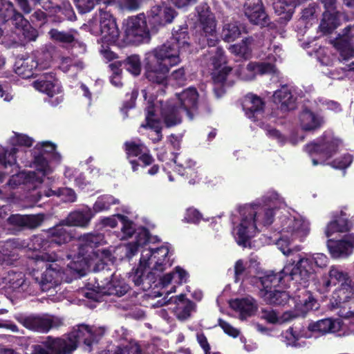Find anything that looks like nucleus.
I'll use <instances>...</instances> for the list:
<instances>
[{"label": "nucleus", "instance_id": "nucleus-1", "mask_svg": "<svg viewBox=\"0 0 354 354\" xmlns=\"http://www.w3.org/2000/svg\"><path fill=\"white\" fill-rule=\"evenodd\" d=\"M188 39L186 28L174 30L168 41L146 54L145 75L149 81L165 84L170 67L180 62L182 51L188 48Z\"/></svg>", "mask_w": 354, "mask_h": 354}, {"label": "nucleus", "instance_id": "nucleus-2", "mask_svg": "<svg viewBox=\"0 0 354 354\" xmlns=\"http://www.w3.org/2000/svg\"><path fill=\"white\" fill-rule=\"evenodd\" d=\"M263 203L246 205L240 208L241 222L234 229L237 243L243 247L249 245V241L261 227L270 225L274 215V208L270 203L279 201L278 194L268 192L263 197Z\"/></svg>", "mask_w": 354, "mask_h": 354}, {"label": "nucleus", "instance_id": "nucleus-3", "mask_svg": "<svg viewBox=\"0 0 354 354\" xmlns=\"http://www.w3.org/2000/svg\"><path fill=\"white\" fill-rule=\"evenodd\" d=\"M103 327H91L86 324H79L73 328L66 336L60 338L48 337L43 345H35L33 354H71L80 342L90 348L104 335Z\"/></svg>", "mask_w": 354, "mask_h": 354}, {"label": "nucleus", "instance_id": "nucleus-4", "mask_svg": "<svg viewBox=\"0 0 354 354\" xmlns=\"http://www.w3.org/2000/svg\"><path fill=\"white\" fill-rule=\"evenodd\" d=\"M169 248L161 246L156 249H145L142 251L138 268L129 274V280L142 290L151 288L157 272H162L171 266L167 256Z\"/></svg>", "mask_w": 354, "mask_h": 354}, {"label": "nucleus", "instance_id": "nucleus-5", "mask_svg": "<svg viewBox=\"0 0 354 354\" xmlns=\"http://www.w3.org/2000/svg\"><path fill=\"white\" fill-rule=\"evenodd\" d=\"M275 226L280 234L276 239V245L286 256L290 255L293 251H300L301 246L290 248V244L296 241H304L310 231V223L301 216L283 215L279 218V224L277 223Z\"/></svg>", "mask_w": 354, "mask_h": 354}, {"label": "nucleus", "instance_id": "nucleus-6", "mask_svg": "<svg viewBox=\"0 0 354 354\" xmlns=\"http://www.w3.org/2000/svg\"><path fill=\"white\" fill-rule=\"evenodd\" d=\"M328 262V257L322 253L299 254L297 263H287L282 272L289 276L292 281L306 286L315 272V266L324 268L327 266Z\"/></svg>", "mask_w": 354, "mask_h": 354}, {"label": "nucleus", "instance_id": "nucleus-7", "mask_svg": "<svg viewBox=\"0 0 354 354\" xmlns=\"http://www.w3.org/2000/svg\"><path fill=\"white\" fill-rule=\"evenodd\" d=\"M198 14L199 20L207 37L208 46L214 48L209 51L210 54L209 59L214 68L217 70L226 63V59L221 48H214L218 42L216 35L215 17L208 8H205V10H203L201 12L198 11Z\"/></svg>", "mask_w": 354, "mask_h": 354}, {"label": "nucleus", "instance_id": "nucleus-8", "mask_svg": "<svg viewBox=\"0 0 354 354\" xmlns=\"http://www.w3.org/2000/svg\"><path fill=\"white\" fill-rule=\"evenodd\" d=\"M108 275L111 277V281H107V279H103V274L99 273L95 278L93 288L85 292V296L88 299L98 301L102 295L121 297L128 291L129 285L120 278V275L116 273H109Z\"/></svg>", "mask_w": 354, "mask_h": 354}, {"label": "nucleus", "instance_id": "nucleus-9", "mask_svg": "<svg viewBox=\"0 0 354 354\" xmlns=\"http://www.w3.org/2000/svg\"><path fill=\"white\" fill-rule=\"evenodd\" d=\"M286 277L288 279L292 280L289 276L285 275L281 270L277 274L270 272L259 279L262 286L259 291V295L266 303L284 305L288 301L289 295L288 292L275 289L281 282L282 279Z\"/></svg>", "mask_w": 354, "mask_h": 354}, {"label": "nucleus", "instance_id": "nucleus-10", "mask_svg": "<svg viewBox=\"0 0 354 354\" xmlns=\"http://www.w3.org/2000/svg\"><path fill=\"white\" fill-rule=\"evenodd\" d=\"M85 254L80 252L77 260L71 262L68 267L77 272L92 268L95 272H103L109 263H113V257L109 249H97L91 257H84Z\"/></svg>", "mask_w": 354, "mask_h": 354}, {"label": "nucleus", "instance_id": "nucleus-11", "mask_svg": "<svg viewBox=\"0 0 354 354\" xmlns=\"http://www.w3.org/2000/svg\"><path fill=\"white\" fill-rule=\"evenodd\" d=\"M89 31L95 35H100L102 41L107 44L117 41L120 32L112 15L100 10V18H93L88 21Z\"/></svg>", "mask_w": 354, "mask_h": 354}, {"label": "nucleus", "instance_id": "nucleus-12", "mask_svg": "<svg viewBox=\"0 0 354 354\" xmlns=\"http://www.w3.org/2000/svg\"><path fill=\"white\" fill-rule=\"evenodd\" d=\"M334 308L339 309V317L348 319L354 316V288L351 283H342L333 292L330 299Z\"/></svg>", "mask_w": 354, "mask_h": 354}, {"label": "nucleus", "instance_id": "nucleus-13", "mask_svg": "<svg viewBox=\"0 0 354 354\" xmlns=\"http://www.w3.org/2000/svg\"><path fill=\"white\" fill-rule=\"evenodd\" d=\"M28 21L23 15L17 12L12 3L8 0H0V36L6 35L7 31L18 32L22 27H26Z\"/></svg>", "mask_w": 354, "mask_h": 354}, {"label": "nucleus", "instance_id": "nucleus-14", "mask_svg": "<svg viewBox=\"0 0 354 354\" xmlns=\"http://www.w3.org/2000/svg\"><path fill=\"white\" fill-rule=\"evenodd\" d=\"M55 145L50 142L38 143L33 149V165L36 171L44 177L53 171L48 164V159L54 158L59 161L60 156L55 152Z\"/></svg>", "mask_w": 354, "mask_h": 354}, {"label": "nucleus", "instance_id": "nucleus-15", "mask_svg": "<svg viewBox=\"0 0 354 354\" xmlns=\"http://www.w3.org/2000/svg\"><path fill=\"white\" fill-rule=\"evenodd\" d=\"M124 33L127 39L131 43L148 42L150 39L149 32L144 14L130 17L124 24Z\"/></svg>", "mask_w": 354, "mask_h": 354}, {"label": "nucleus", "instance_id": "nucleus-16", "mask_svg": "<svg viewBox=\"0 0 354 354\" xmlns=\"http://www.w3.org/2000/svg\"><path fill=\"white\" fill-rule=\"evenodd\" d=\"M17 319L26 328L39 333H48L53 328L62 325V320L49 315H20Z\"/></svg>", "mask_w": 354, "mask_h": 354}, {"label": "nucleus", "instance_id": "nucleus-17", "mask_svg": "<svg viewBox=\"0 0 354 354\" xmlns=\"http://www.w3.org/2000/svg\"><path fill=\"white\" fill-rule=\"evenodd\" d=\"M28 250L36 252L34 256L30 257L35 261H57V256L55 253H49L53 249L48 235L42 234L32 236L26 246Z\"/></svg>", "mask_w": 354, "mask_h": 354}, {"label": "nucleus", "instance_id": "nucleus-18", "mask_svg": "<svg viewBox=\"0 0 354 354\" xmlns=\"http://www.w3.org/2000/svg\"><path fill=\"white\" fill-rule=\"evenodd\" d=\"M33 86L35 89L40 92L45 93L48 97V102L53 106H56L62 101V97L57 96L54 100L53 97L61 93L60 83L53 73H45L39 80L34 82Z\"/></svg>", "mask_w": 354, "mask_h": 354}, {"label": "nucleus", "instance_id": "nucleus-19", "mask_svg": "<svg viewBox=\"0 0 354 354\" xmlns=\"http://www.w3.org/2000/svg\"><path fill=\"white\" fill-rule=\"evenodd\" d=\"M50 262L51 263L46 266L39 281L36 283L42 291H48L56 288L65 279V272L60 265L57 261Z\"/></svg>", "mask_w": 354, "mask_h": 354}, {"label": "nucleus", "instance_id": "nucleus-20", "mask_svg": "<svg viewBox=\"0 0 354 354\" xmlns=\"http://www.w3.org/2000/svg\"><path fill=\"white\" fill-rule=\"evenodd\" d=\"M37 31L28 24L26 27H22L18 32H6L0 36V43L8 48L24 45L25 43L35 41L37 37Z\"/></svg>", "mask_w": 354, "mask_h": 354}, {"label": "nucleus", "instance_id": "nucleus-21", "mask_svg": "<svg viewBox=\"0 0 354 354\" xmlns=\"http://www.w3.org/2000/svg\"><path fill=\"white\" fill-rule=\"evenodd\" d=\"M351 283V279L347 272L340 266H332L330 267L327 274L322 276L317 283V289L322 293L329 291L332 286L337 283Z\"/></svg>", "mask_w": 354, "mask_h": 354}, {"label": "nucleus", "instance_id": "nucleus-22", "mask_svg": "<svg viewBox=\"0 0 354 354\" xmlns=\"http://www.w3.org/2000/svg\"><path fill=\"white\" fill-rule=\"evenodd\" d=\"M168 304H174L172 310L179 320H185L191 315L192 311L194 310V304L190 300L185 298L184 295H180L178 297H171L169 299L164 297L161 300L153 304V307H160Z\"/></svg>", "mask_w": 354, "mask_h": 354}, {"label": "nucleus", "instance_id": "nucleus-23", "mask_svg": "<svg viewBox=\"0 0 354 354\" xmlns=\"http://www.w3.org/2000/svg\"><path fill=\"white\" fill-rule=\"evenodd\" d=\"M327 247L333 258H347L354 250V235L347 234L339 240L329 239L327 242Z\"/></svg>", "mask_w": 354, "mask_h": 354}, {"label": "nucleus", "instance_id": "nucleus-24", "mask_svg": "<svg viewBox=\"0 0 354 354\" xmlns=\"http://www.w3.org/2000/svg\"><path fill=\"white\" fill-rule=\"evenodd\" d=\"M198 93L195 88L189 87L177 95L174 100L178 106L186 113L189 120L194 118L198 109Z\"/></svg>", "mask_w": 354, "mask_h": 354}, {"label": "nucleus", "instance_id": "nucleus-25", "mask_svg": "<svg viewBox=\"0 0 354 354\" xmlns=\"http://www.w3.org/2000/svg\"><path fill=\"white\" fill-rule=\"evenodd\" d=\"M276 72L277 69L273 64L265 62H250L246 66H239L236 71L237 75L245 81L254 80L257 74L264 75Z\"/></svg>", "mask_w": 354, "mask_h": 354}, {"label": "nucleus", "instance_id": "nucleus-26", "mask_svg": "<svg viewBox=\"0 0 354 354\" xmlns=\"http://www.w3.org/2000/svg\"><path fill=\"white\" fill-rule=\"evenodd\" d=\"M335 2L336 0H322L326 10L319 28L324 35L331 33L339 26V13L335 11Z\"/></svg>", "mask_w": 354, "mask_h": 354}, {"label": "nucleus", "instance_id": "nucleus-27", "mask_svg": "<svg viewBox=\"0 0 354 354\" xmlns=\"http://www.w3.org/2000/svg\"><path fill=\"white\" fill-rule=\"evenodd\" d=\"M341 141L333 137L326 138L323 142L317 144L312 142L305 147V151L310 155L317 154L322 158L326 160L331 157L337 151Z\"/></svg>", "mask_w": 354, "mask_h": 354}, {"label": "nucleus", "instance_id": "nucleus-28", "mask_svg": "<svg viewBox=\"0 0 354 354\" xmlns=\"http://www.w3.org/2000/svg\"><path fill=\"white\" fill-rule=\"evenodd\" d=\"M49 64H39L35 55H32L24 59L17 60L15 64V71L20 77L24 79L30 78L35 75V71L48 67Z\"/></svg>", "mask_w": 354, "mask_h": 354}, {"label": "nucleus", "instance_id": "nucleus-29", "mask_svg": "<svg viewBox=\"0 0 354 354\" xmlns=\"http://www.w3.org/2000/svg\"><path fill=\"white\" fill-rule=\"evenodd\" d=\"M81 241L82 243L77 247L78 250L77 254H70L67 256L68 259H72L73 261L71 262H73L74 260H77L80 252L84 253V257H91L93 252L95 251L93 250L94 247H97L105 243L104 235L99 233L86 234L82 237Z\"/></svg>", "mask_w": 354, "mask_h": 354}, {"label": "nucleus", "instance_id": "nucleus-30", "mask_svg": "<svg viewBox=\"0 0 354 354\" xmlns=\"http://www.w3.org/2000/svg\"><path fill=\"white\" fill-rule=\"evenodd\" d=\"M176 15L175 10L165 5L151 8L148 13L149 22L154 28L171 23Z\"/></svg>", "mask_w": 354, "mask_h": 354}, {"label": "nucleus", "instance_id": "nucleus-31", "mask_svg": "<svg viewBox=\"0 0 354 354\" xmlns=\"http://www.w3.org/2000/svg\"><path fill=\"white\" fill-rule=\"evenodd\" d=\"M244 12L251 23L259 26L267 24L268 16L263 8L261 0H247Z\"/></svg>", "mask_w": 354, "mask_h": 354}, {"label": "nucleus", "instance_id": "nucleus-32", "mask_svg": "<svg viewBox=\"0 0 354 354\" xmlns=\"http://www.w3.org/2000/svg\"><path fill=\"white\" fill-rule=\"evenodd\" d=\"M242 106L245 115L250 120L256 121L263 113L265 102L259 96L248 93L245 96Z\"/></svg>", "mask_w": 354, "mask_h": 354}, {"label": "nucleus", "instance_id": "nucleus-33", "mask_svg": "<svg viewBox=\"0 0 354 354\" xmlns=\"http://www.w3.org/2000/svg\"><path fill=\"white\" fill-rule=\"evenodd\" d=\"M325 123L324 118L319 113L304 109L299 115V124L305 131H315Z\"/></svg>", "mask_w": 354, "mask_h": 354}, {"label": "nucleus", "instance_id": "nucleus-34", "mask_svg": "<svg viewBox=\"0 0 354 354\" xmlns=\"http://www.w3.org/2000/svg\"><path fill=\"white\" fill-rule=\"evenodd\" d=\"M183 113L174 100H169L165 104L161 105V115L167 127L179 124L182 122Z\"/></svg>", "mask_w": 354, "mask_h": 354}, {"label": "nucleus", "instance_id": "nucleus-35", "mask_svg": "<svg viewBox=\"0 0 354 354\" xmlns=\"http://www.w3.org/2000/svg\"><path fill=\"white\" fill-rule=\"evenodd\" d=\"M125 151L129 158L138 157V160L146 167L152 164L153 159L147 147L139 141H129L124 143Z\"/></svg>", "mask_w": 354, "mask_h": 354}, {"label": "nucleus", "instance_id": "nucleus-36", "mask_svg": "<svg viewBox=\"0 0 354 354\" xmlns=\"http://www.w3.org/2000/svg\"><path fill=\"white\" fill-rule=\"evenodd\" d=\"M156 106L153 104H149L146 109V123L142 124L141 127L149 128L151 131L149 134L153 142H157L161 140L162 136L161 133L160 124L155 115Z\"/></svg>", "mask_w": 354, "mask_h": 354}, {"label": "nucleus", "instance_id": "nucleus-37", "mask_svg": "<svg viewBox=\"0 0 354 354\" xmlns=\"http://www.w3.org/2000/svg\"><path fill=\"white\" fill-rule=\"evenodd\" d=\"M93 216L94 213L91 208L86 206L81 209L71 212L66 219L64 220V223L68 226L86 227Z\"/></svg>", "mask_w": 354, "mask_h": 354}, {"label": "nucleus", "instance_id": "nucleus-38", "mask_svg": "<svg viewBox=\"0 0 354 354\" xmlns=\"http://www.w3.org/2000/svg\"><path fill=\"white\" fill-rule=\"evenodd\" d=\"M44 176L37 171H21L12 175L7 183L11 189H15L21 184H32L34 187L43 181Z\"/></svg>", "mask_w": 354, "mask_h": 354}, {"label": "nucleus", "instance_id": "nucleus-39", "mask_svg": "<svg viewBox=\"0 0 354 354\" xmlns=\"http://www.w3.org/2000/svg\"><path fill=\"white\" fill-rule=\"evenodd\" d=\"M273 102L282 111L292 110L295 107V97L287 86L277 90L272 95Z\"/></svg>", "mask_w": 354, "mask_h": 354}, {"label": "nucleus", "instance_id": "nucleus-40", "mask_svg": "<svg viewBox=\"0 0 354 354\" xmlns=\"http://www.w3.org/2000/svg\"><path fill=\"white\" fill-rule=\"evenodd\" d=\"M68 227L63 220L59 225L48 230V236L53 248L55 245L66 243L71 239L72 234Z\"/></svg>", "mask_w": 354, "mask_h": 354}, {"label": "nucleus", "instance_id": "nucleus-41", "mask_svg": "<svg viewBox=\"0 0 354 354\" xmlns=\"http://www.w3.org/2000/svg\"><path fill=\"white\" fill-rule=\"evenodd\" d=\"M4 279L8 288L12 289L13 291L26 292L27 294L32 292L29 283L25 279V275L23 272L9 271Z\"/></svg>", "mask_w": 354, "mask_h": 354}, {"label": "nucleus", "instance_id": "nucleus-42", "mask_svg": "<svg viewBox=\"0 0 354 354\" xmlns=\"http://www.w3.org/2000/svg\"><path fill=\"white\" fill-rule=\"evenodd\" d=\"M24 153H26L25 151L20 150L16 147L6 149L0 145V165L5 168L10 167L17 169L18 167L17 165V158L21 162H25L23 158Z\"/></svg>", "mask_w": 354, "mask_h": 354}, {"label": "nucleus", "instance_id": "nucleus-43", "mask_svg": "<svg viewBox=\"0 0 354 354\" xmlns=\"http://www.w3.org/2000/svg\"><path fill=\"white\" fill-rule=\"evenodd\" d=\"M231 71L232 68L229 66H224L221 70L214 73V91L217 97H221L225 93L223 88L224 86H230L232 85V82L228 79Z\"/></svg>", "mask_w": 354, "mask_h": 354}, {"label": "nucleus", "instance_id": "nucleus-44", "mask_svg": "<svg viewBox=\"0 0 354 354\" xmlns=\"http://www.w3.org/2000/svg\"><path fill=\"white\" fill-rule=\"evenodd\" d=\"M230 306L239 312V317L242 320L251 316L257 310L255 301L252 297L236 299L232 301Z\"/></svg>", "mask_w": 354, "mask_h": 354}, {"label": "nucleus", "instance_id": "nucleus-45", "mask_svg": "<svg viewBox=\"0 0 354 354\" xmlns=\"http://www.w3.org/2000/svg\"><path fill=\"white\" fill-rule=\"evenodd\" d=\"M339 321L331 319H324L309 324L308 334L311 333H317L322 335L328 333H335L339 327Z\"/></svg>", "mask_w": 354, "mask_h": 354}, {"label": "nucleus", "instance_id": "nucleus-46", "mask_svg": "<svg viewBox=\"0 0 354 354\" xmlns=\"http://www.w3.org/2000/svg\"><path fill=\"white\" fill-rule=\"evenodd\" d=\"M242 32H245V28L237 21H226L223 26L221 37L224 41L231 42L237 39Z\"/></svg>", "mask_w": 354, "mask_h": 354}, {"label": "nucleus", "instance_id": "nucleus-47", "mask_svg": "<svg viewBox=\"0 0 354 354\" xmlns=\"http://www.w3.org/2000/svg\"><path fill=\"white\" fill-rule=\"evenodd\" d=\"M85 66V62L74 55L72 57H62L60 59L59 68L64 73L70 71L77 73L83 70Z\"/></svg>", "mask_w": 354, "mask_h": 354}, {"label": "nucleus", "instance_id": "nucleus-48", "mask_svg": "<svg viewBox=\"0 0 354 354\" xmlns=\"http://www.w3.org/2000/svg\"><path fill=\"white\" fill-rule=\"evenodd\" d=\"M311 335L308 334L304 328H300L297 326L290 327L287 330L282 333L283 341L287 346H297V342L299 338H309Z\"/></svg>", "mask_w": 354, "mask_h": 354}, {"label": "nucleus", "instance_id": "nucleus-49", "mask_svg": "<svg viewBox=\"0 0 354 354\" xmlns=\"http://www.w3.org/2000/svg\"><path fill=\"white\" fill-rule=\"evenodd\" d=\"M296 316L295 313L290 311L285 312L279 316L272 309H263L262 310V317L270 324H282L291 321Z\"/></svg>", "mask_w": 354, "mask_h": 354}, {"label": "nucleus", "instance_id": "nucleus-50", "mask_svg": "<svg viewBox=\"0 0 354 354\" xmlns=\"http://www.w3.org/2000/svg\"><path fill=\"white\" fill-rule=\"evenodd\" d=\"M187 276L188 274L185 270L180 267H176L175 272L167 273L161 277L160 283L162 287L167 286L171 281H174V283L180 284L186 282Z\"/></svg>", "mask_w": 354, "mask_h": 354}, {"label": "nucleus", "instance_id": "nucleus-51", "mask_svg": "<svg viewBox=\"0 0 354 354\" xmlns=\"http://www.w3.org/2000/svg\"><path fill=\"white\" fill-rule=\"evenodd\" d=\"M119 203V200L111 195H102L99 196L91 209L94 214L110 209L111 205Z\"/></svg>", "mask_w": 354, "mask_h": 354}, {"label": "nucleus", "instance_id": "nucleus-52", "mask_svg": "<svg viewBox=\"0 0 354 354\" xmlns=\"http://www.w3.org/2000/svg\"><path fill=\"white\" fill-rule=\"evenodd\" d=\"M253 41L252 37L245 38L241 43L230 46V50L232 53L246 59L251 54L250 46L252 44Z\"/></svg>", "mask_w": 354, "mask_h": 354}, {"label": "nucleus", "instance_id": "nucleus-53", "mask_svg": "<svg viewBox=\"0 0 354 354\" xmlns=\"http://www.w3.org/2000/svg\"><path fill=\"white\" fill-rule=\"evenodd\" d=\"M50 38L59 43L63 44L72 45L76 37V31L64 32L57 29H52L48 32Z\"/></svg>", "mask_w": 354, "mask_h": 354}, {"label": "nucleus", "instance_id": "nucleus-54", "mask_svg": "<svg viewBox=\"0 0 354 354\" xmlns=\"http://www.w3.org/2000/svg\"><path fill=\"white\" fill-rule=\"evenodd\" d=\"M139 239L136 242H131L124 246L126 257L128 259L132 258L138 252V247L145 244L149 241L147 232L143 230L139 235Z\"/></svg>", "mask_w": 354, "mask_h": 354}, {"label": "nucleus", "instance_id": "nucleus-55", "mask_svg": "<svg viewBox=\"0 0 354 354\" xmlns=\"http://www.w3.org/2000/svg\"><path fill=\"white\" fill-rule=\"evenodd\" d=\"M174 163L176 165L175 169L182 176L192 175L194 171L192 167L195 165V162L191 160L183 162V160L179 156L175 154L173 159Z\"/></svg>", "mask_w": 354, "mask_h": 354}, {"label": "nucleus", "instance_id": "nucleus-56", "mask_svg": "<svg viewBox=\"0 0 354 354\" xmlns=\"http://www.w3.org/2000/svg\"><path fill=\"white\" fill-rule=\"evenodd\" d=\"M118 218L122 225L120 239H126L131 237L136 231L134 223L124 215L118 214Z\"/></svg>", "mask_w": 354, "mask_h": 354}, {"label": "nucleus", "instance_id": "nucleus-57", "mask_svg": "<svg viewBox=\"0 0 354 354\" xmlns=\"http://www.w3.org/2000/svg\"><path fill=\"white\" fill-rule=\"evenodd\" d=\"M15 250L3 248L0 250V265L4 267L12 266L18 260Z\"/></svg>", "mask_w": 354, "mask_h": 354}, {"label": "nucleus", "instance_id": "nucleus-58", "mask_svg": "<svg viewBox=\"0 0 354 354\" xmlns=\"http://www.w3.org/2000/svg\"><path fill=\"white\" fill-rule=\"evenodd\" d=\"M57 195L64 202H74L76 200V194L75 192L68 187L59 189L57 191L49 189L46 194V196Z\"/></svg>", "mask_w": 354, "mask_h": 354}, {"label": "nucleus", "instance_id": "nucleus-59", "mask_svg": "<svg viewBox=\"0 0 354 354\" xmlns=\"http://www.w3.org/2000/svg\"><path fill=\"white\" fill-rule=\"evenodd\" d=\"M125 68L133 75H138L141 71V62L138 55L128 57L123 62Z\"/></svg>", "mask_w": 354, "mask_h": 354}, {"label": "nucleus", "instance_id": "nucleus-60", "mask_svg": "<svg viewBox=\"0 0 354 354\" xmlns=\"http://www.w3.org/2000/svg\"><path fill=\"white\" fill-rule=\"evenodd\" d=\"M344 35L342 37L337 41V48L339 50L340 55L344 60H348L354 57V48L349 43L350 40L344 41Z\"/></svg>", "mask_w": 354, "mask_h": 354}, {"label": "nucleus", "instance_id": "nucleus-61", "mask_svg": "<svg viewBox=\"0 0 354 354\" xmlns=\"http://www.w3.org/2000/svg\"><path fill=\"white\" fill-rule=\"evenodd\" d=\"M10 143L13 146L30 147L33 140L25 134L14 132L13 136L10 138Z\"/></svg>", "mask_w": 354, "mask_h": 354}, {"label": "nucleus", "instance_id": "nucleus-62", "mask_svg": "<svg viewBox=\"0 0 354 354\" xmlns=\"http://www.w3.org/2000/svg\"><path fill=\"white\" fill-rule=\"evenodd\" d=\"M44 220V215L42 214L25 215V227L36 228L41 225Z\"/></svg>", "mask_w": 354, "mask_h": 354}, {"label": "nucleus", "instance_id": "nucleus-63", "mask_svg": "<svg viewBox=\"0 0 354 354\" xmlns=\"http://www.w3.org/2000/svg\"><path fill=\"white\" fill-rule=\"evenodd\" d=\"M100 0H74L76 6L81 13L90 12L95 6V4Z\"/></svg>", "mask_w": 354, "mask_h": 354}, {"label": "nucleus", "instance_id": "nucleus-64", "mask_svg": "<svg viewBox=\"0 0 354 354\" xmlns=\"http://www.w3.org/2000/svg\"><path fill=\"white\" fill-rule=\"evenodd\" d=\"M353 162V156L350 154H345L341 159H336L330 165L337 169H345Z\"/></svg>", "mask_w": 354, "mask_h": 354}]
</instances>
